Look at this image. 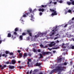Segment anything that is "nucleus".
Returning a JSON list of instances; mask_svg holds the SVG:
<instances>
[{"label":"nucleus","instance_id":"f257e3e1","mask_svg":"<svg viewBox=\"0 0 74 74\" xmlns=\"http://www.w3.org/2000/svg\"><path fill=\"white\" fill-rule=\"evenodd\" d=\"M67 64V63L65 62L64 63H62L58 64L57 66V70H60V71H64L65 69V68L64 66H63V65H65L66 66Z\"/></svg>","mask_w":74,"mask_h":74},{"label":"nucleus","instance_id":"f03ea898","mask_svg":"<svg viewBox=\"0 0 74 74\" xmlns=\"http://www.w3.org/2000/svg\"><path fill=\"white\" fill-rule=\"evenodd\" d=\"M58 29L57 28V26L53 28V29L52 30L51 32H50V36H52L55 33L58 32Z\"/></svg>","mask_w":74,"mask_h":74},{"label":"nucleus","instance_id":"7ed1b4c3","mask_svg":"<svg viewBox=\"0 0 74 74\" xmlns=\"http://www.w3.org/2000/svg\"><path fill=\"white\" fill-rule=\"evenodd\" d=\"M47 34V33H41L40 32H38V34H37V35L35 36V38H37L39 37H41L42 36H45V34Z\"/></svg>","mask_w":74,"mask_h":74},{"label":"nucleus","instance_id":"20e7f679","mask_svg":"<svg viewBox=\"0 0 74 74\" xmlns=\"http://www.w3.org/2000/svg\"><path fill=\"white\" fill-rule=\"evenodd\" d=\"M50 10L51 12H53L52 14L51 15V16H53L54 15H57V13H56V10L52 9H50Z\"/></svg>","mask_w":74,"mask_h":74},{"label":"nucleus","instance_id":"39448f33","mask_svg":"<svg viewBox=\"0 0 74 74\" xmlns=\"http://www.w3.org/2000/svg\"><path fill=\"white\" fill-rule=\"evenodd\" d=\"M28 62H27L28 67H31L32 65V60L30 59H28Z\"/></svg>","mask_w":74,"mask_h":74},{"label":"nucleus","instance_id":"423d86ee","mask_svg":"<svg viewBox=\"0 0 74 74\" xmlns=\"http://www.w3.org/2000/svg\"><path fill=\"white\" fill-rule=\"evenodd\" d=\"M57 67H58V66H57L56 67V69H54L53 70L51 71L50 73V74H52V73H53V72H55V71H60V70H57Z\"/></svg>","mask_w":74,"mask_h":74},{"label":"nucleus","instance_id":"0eeeda50","mask_svg":"<svg viewBox=\"0 0 74 74\" xmlns=\"http://www.w3.org/2000/svg\"><path fill=\"white\" fill-rule=\"evenodd\" d=\"M59 47H53L51 49H50L49 48H48V49L49 50V51H51L52 49H59Z\"/></svg>","mask_w":74,"mask_h":74},{"label":"nucleus","instance_id":"6e6552de","mask_svg":"<svg viewBox=\"0 0 74 74\" xmlns=\"http://www.w3.org/2000/svg\"><path fill=\"white\" fill-rule=\"evenodd\" d=\"M54 45H55V42H51V44H49V45L50 47H53Z\"/></svg>","mask_w":74,"mask_h":74},{"label":"nucleus","instance_id":"1a4fd4ad","mask_svg":"<svg viewBox=\"0 0 74 74\" xmlns=\"http://www.w3.org/2000/svg\"><path fill=\"white\" fill-rule=\"evenodd\" d=\"M42 54L43 55H46V54H49V53H51V52H42Z\"/></svg>","mask_w":74,"mask_h":74},{"label":"nucleus","instance_id":"9d476101","mask_svg":"<svg viewBox=\"0 0 74 74\" xmlns=\"http://www.w3.org/2000/svg\"><path fill=\"white\" fill-rule=\"evenodd\" d=\"M9 68L10 69H14L15 68V66H13L9 65Z\"/></svg>","mask_w":74,"mask_h":74},{"label":"nucleus","instance_id":"9b49d317","mask_svg":"<svg viewBox=\"0 0 74 74\" xmlns=\"http://www.w3.org/2000/svg\"><path fill=\"white\" fill-rule=\"evenodd\" d=\"M27 32H28V33H29V34L30 36H32V33H30V30H27Z\"/></svg>","mask_w":74,"mask_h":74},{"label":"nucleus","instance_id":"f8f14e48","mask_svg":"<svg viewBox=\"0 0 74 74\" xmlns=\"http://www.w3.org/2000/svg\"><path fill=\"white\" fill-rule=\"evenodd\" d=\"M39 11H42V12H44V9L43 8H40L38 9Z\"/></svg>","mask_w":74,"mask_h":74},{"label":"nucleus","instance_id":"ddd939ff","mask_svg":"<svg viewBox=\"0 0 74 74\" xmlns=\"http://www.w3.org/2000/svg\"><path fill=\"white\" fill-rule=\"evenodd\" d=\"M31 17L32 18V19H30L33 22L34 21V18H33V16L31 15Z\"/></svg>","mask_w":74,"mask_h":74},{"label":"nucleus","instance_id":"4468645a","mask_svg":"<svg viewBox=\"0 0 74 74\" xmlns=\"http://www.w3.org/2000/svg\"><path fill=\"white\" fill-rule=\"evenodd\" d=\"M11 62L12 63V64H14L15 63V62H16L15 61V60H12Z\"/></svg>","mask_w":74,"mask_h":74},{"label":"nucleus","instance_id":"2eb2a0df","mask_svg":"<svg viewBox=\"0 0 74 74\" xmlns=\"http://www.w3.org/2000/svg\"><path fill=\"white\" fill-rule=\"evenodd\" d=\"M40 65L41 63H38V62H37L36 64V66H40Z\"/></svg>","mask_w":74,"mask_h":74},{"label":"nucleus","instance_id":"dca6fc26","mask_svg":"<svg viewBox=\"0 0 74 74\" xmlns=\"http://www.w3.org/2000/svg\"><path fill=\"white\" fill-rule=\"evenodd\" d=\"M65 45L64 44V43H63L62 46V48H66V47L65 46Z\"/></svg>","mask_w":74,"mask_h":74},{"label":"nucleus","instance_id":"f3484780","mask_svg":"<svg viewBox=\"0 0 74 74\" xmlns=\"http://www.w3.org/2000/svg\"><path fill=\"white\" fill-rule=\"evenodd\" d=\"M23 37V36H20L19 38V39L20 40H23V38H22Z\"/></svg>","mask_w":74,"mask_h":74},{"label":"nucleus","instance_id":"a211bd4d","mask_svg":"<svg viewBox=\"0 0 74 74\" xmlns=\"http://www.w3.org/2000/svg\"><path fill=\"white\" fill-rule=\"evenodd\" d=\"M27 15H28V13H27L25 14H24L23 15V17H27Z\"/></svg>","mask_w":74,"mask_h":74},{"label":"nucleus","instance_id":"6ab92c4d","mask_svg":"<svg viewBox=\"0 0 74 74\" xmlns=\"http://www.w3.org/2000/svg\"><path fill=\"white\" fill-rule=\"evenodd\" d=\"M62 58H60V59H58V63L59 62H62Z\"/></svg>","mask_w":74,"mask_h":74},{"label":"nucleus","instance_id":"aec40b11","mask_svg":"<svg viewBox=\"0 0 74 74\" xmlns=\"http://www.w3.org/2000/svg\"><path fill=\"white\" fill-rule=\"evenodd\" d=\"M11 34L10 33H8V37H11Z\"/></svg>","mask_w":74,"mask_h":74},{"label":"nucleus","instance_id":"412c9836","mask_svg":"<svg viewBox=\"0 0 74 74\" xmlns=\"http://www.w3.org/2000/svg\"><path fill=\"white\" fill-rule=\"evenodd\" d=\"M2 56H5V58H6V57H7V55L3 54L2 55Z\"/></svg>","mask_w":74,"mask_h":74},{"label":"nucleus","instance_id":"4be33fe9","mask_svg":"<svg viewBox=\"0 0 74 74\" xmlns=\"http://www.w3.org/2000/svg\"><path fill=\"white\" fill-rule=\"evenodd\" d=\"M27 56V53H25L24 54V57H26Z\"/></svg>","mask_w":74,"mask_h":74},{"label":"nucleus","instance_id":"5701e85b","mask_svg":"<svg viewBox=\"0 0 74 74\" xmlns=\"http://www.w3.org/2000/svg\"><path fill=\"white\" fill-rule=\"evenodd\" d=\"M67 4H68V5H71V2H70L68 1L67 2Z\"/></svg>","mask_w":74,"mask_h":74},{"label":"nucleus","instance_id":"b1692460","mask_svg":"<svg viewBox=\"0 0 74 74\" xmlns=\"http://www.w3.org/2000/svg\"><path fill=\"white\" fill-rule=\"evenodd\" d=\"M40 47H41L42 48H45V47H44V46H43V45L42 44H41L40 45Z\"/></svg>","mask_w":74,"mask_h":74},{"label":"nucleus","instance_id":"393cba45","mask_svg":"<svg viewBox=\"0 0 74 74\" xmlns=\"http://www.w3.org/2000/svg\"><path fill=\"white\" fill-rule=\"evenodd\" d=\"M15 32H17L18 30V28H16L14 29Z\"/></svg>","mask_w":74,"mask_h":74},{"label":"nucleus","instance_id":"a878e982","mask_svg":"<svg viewBox=\"0 0 74 74\" xmlns=\"http://www.w3.org/2000/svg\"><path fill=\"white\" fill-rule=\"evenodd\" d=\"M40 57L39 58V59H40V58H42L43 56H42V54H40Z\"/></svg>","mask_w":74,"mask_h":74},{"label":"nucleus","instance_id":"bb28decb","mask_svg":"<svg viewBox=\"0 0 74 74\" xmlns=\"http://www.w3.org/2000/svg\"><path fill=\"white\" fill-rule=\"evenodd\" d=\"M19 56H20V58H21V57L22 56V54L21 53H19Z\"/></svg>","mask_w":74,"mask_h":74},{"label":"nucleus","instance_id":"cd10ccee","mask_svg":"<svg viewBox=\"0 0 74 74\" xmlns=\"http://www.w3.org/2000/svg\"><path fill=\"white\" fill-rule=\"evenodd\" d=\"M67 12H69V13H71V10H69Z\"/></svg>","mask_w":74,"mask_h":74},{"label":"nucleus","instance_id":"c85d7f7f","mask_svg":"<svg viewBox=\"0 0 74 74\" xmlns=\"http://www.w3.org/2000/svg\"><path fill=\"white\" fill-rule=\"evenodd\" d=\"M70 41H72V40H73V41H74V38H72L71 39H69Z\"/></svg>","mask_w":74,"mask_h":74},{"label":"nucleus","instance_id":"c756f323","mask_svg":"<svg viewBox=\"0 0 74 74\" xmlns=\"http://www.w3.org/2000/svg\"><path fill=\"white\" fill-rule=\"evenodd\" d=\"M42 8H45L47 7V5H45V6L44 5H42Z\"/></svg>","mask_w":74,"mask_h":74},{"label":"nucleus","instance_id":"7c9ffc66","mask_svg":"<svg viewBox=\"0 0 74 74\" xmlns=\"http://www.w3.org/2000/svg\"><path fill=\"white\" fill-rule=\"evenodd\" d=\"M10 53V52L8 51H5L6 54H8V53Z\"/></svg>","mask_w":74,"mask_h":74},{"label":"nucleus","instance_id":"2f4dec72","mask_svg":"<svg viewBox=\"0 0 74 74\" xmlns=\"http://www.w3.org/2000/svg\"><path fill=\"white\" fill-rule=\"evenodd\" d=\"M68 49H71V45H69L68 47Z\"/></svg>","mask_w":74,"mask_h":74},{"label":"nucleus","instance_id":"473e14b6","mask_svg":"<svg viewBox=\"0 0 74 74\" xmlns=\"http://www.w3.org/2000/svg\"><path fill=\"white\" fill-rule=\"evenodd\" d=\"M12 38L13 39V40H14V39H15V38H16V37H14L13 35H12Z\"/></svg>","mask_w":74,"mask_h":74},{"label":"nucleus","instance_id":"72a5a7b5","mask_svg":"<svg viewBox=\"0 0 74 74\" xmlns=\"http://www.w3.org/2000/svg\"><path fill=\"white\" fill-rule=\"evenodd\" d=\"M68 36L69 38H71V36L70 35H69Z\"/></svg>","mask_w":74,"mask_h":74},{"label":"nucleus","instance_id":"f704fd0d","mask_svg":"<svg viewBox=\"0 0 74 74\" xmlns=\"http://www.w3.org/2000/svg\"><path fill=\"white\" fill-rule=\"evenodd\" d=\"M14 34H15V35H17V33L16 32H14Z\"/></svg>","mask_w":74,"mask_h":74},{"label":"nucleus","instance_id":"c9c22d12","mask_svg":"<svg viewBox=\"0 0 74 74\" xmlns=\"http://www.w3.org/2000/svg\"><path fill=\"white\" fill-rule=\"evenodd\" d=\"M71 49H74V46H73L71 47Z\"/></svg>","mask_w":74,"mask_h":74},{"label":"nucleus","instance_id":"e433bc0d","mask_svg":"<svg viewBox=\"0 0 74 74\" xmlns=\"http://www.w3.org/2000/svg\"><path fill=\"white\" fill-rule=\"evenodd\" d=\"M52 3V4H53V3L55 5V4H56L57 2H53Z\"/></svg>","mask_w":74,"mask_h":74},{"label":"nucleus","instance_id":"4c0bfd02","mask_svg":"<svg viewBox=\"0 0 74 74\" xmlns=\"http://www.w3.org/2000/svg\"><path fill=\"white\" fill-rule=\"evenodd\" d=\"M71 3L73 5H74V1H72Z\"/></svg>","mask_w":74,"mask_h":74},{"label":"nucleus","instance_id":"58836bf2","mask_svg":"<svg viewBox=\"0 0 74 74\" xmlns=\"http://www.w3.org/2000/svg\"><path fill=\"white\" fill-rule=\"evenodd\" d=\"M29 11L30 12H32V10L31 9H30L29 10Z\"/></svg>","mask_w":74,"mask_h":74},{"label":"nucleus","instance_id":"ea45409f","mask_svg":"<svg viewBox=\"0 0 74 74\" xmlns=\"http://www.w3.org/2000/svg\"><path fill=\"white\" fill-rule=\"evenodd\" d=\"M26 33H23L22 34V35L23 36H25V35H26Z\"/></svg>","mask_w":74,"mask_h":74},{"label":"nucleus","instance_id":"a19ab883","mask_svg":"<svg viewBox=\"0 0 74 74\" xmlns=\"http://www.w3.org/2000/svg\"><path fill=\"white\" fill-rule=\"evenodd\" d=\"M62 2L63 1H59V3H62Z\"/></svg>","mask_w":74,"mask_h":74},{"label":"nucleus","instance_id":"79ce46f5","mask_svg":"<svg viewBox=\"0 0 74 74\" xmlns=\"http://www.w3.org/2000/svg\"><path fill=\"white\" fill-rule=\"evenodd\" d=\"M67 26V24L65 25L64 26V27H66Z\"/></svg>","mask_w":74,"mask_h":74},{"label":"nucleus","instance_id":"37998d69","mask_svg":"<svg viewBox=\"0 0 74 74\" xmlns=\"http://www.w3.org/2000/svg\"><path fill=\"white\" fill-rule=\"evenodd\" d=\"M42 14V12H40V14H40V15H41Z\"/></svg>","mask_w":74,"mask_h":74},{"label":"nucleus","instance_id":"c03bdc74","mask_svg":"<svg viewBox=\"0 0 74 74\" xmlns=\"http://www.w3.org/2000/svg\"><path fill=\"white\" fill-rule=\"evenodd\" d=\"M10 55H13V53H10Z\"/></svg>","mask_w":74,"mask_h":74},{"label":"nucleus","instance_id":"a18cd8bd","mask_svg":"<svg viewBox=\"0 0 74 74\" xmlns=\"http://www.w3.org/2000/svg\"><path fill=\"white\" fill-rule=\"evenodd\" d=\"M1 70H3V69H4V67H1Z\"/></svg>","mask_w":74,"mask_h":74},{"label":"nucleus","instance_id":"49530a36","mask_svg":"<svg viewBox=\"0 0 74 74\" xmlns=\"http://www.w3.org/2000/svg\"><path fill=\"white\" fill-rule=\"evenodd\" d=\"M7 67V65H3L4 67Z\"/></svg>","mask_w":74,"mask_h":74},{"label":"nucleus","instance_id":"de8ad7c7","mask_svg":"<svg viewBox=\"0 0 74 74\" xmlns=\"http://www.w3.org/2000/svg\"><path fill=\"white\" fill-rule=\"evenodd\" d=\"M36 10L37 9H35L34 10V11L33 12H34V11H36Z\"/></svg>","mask_w":74,"mask_h":74},{"label":"nucleus","instance_id":"09e8293b","mask_svg":"<svg viewBox=\"0 0 74 74\" xmlns=\"http://www.w3.org/2000/svg\"><path fill=\"white\" fill-rule=\"evenodd\" d=\"M38 52H41V50H40V49H39L38 50Z\"/></svg>","mask_w":74,"mask_h":74},{"label":"nucleus","instance_id":"8fccbe9b","mask_svg":"<svg viewBox=\"0 0 74 74\" xmlns=\"http://www.w3.org/2000/svg\"><path fill=\"white\" fill-rule=\"evenodd\" d=\"M33 51L34 52H36V51L35 49H33Z\"/></svg>","mask_w":74,"mask_h":74},{"label":"nucleus","instance_id":"3c124183","mask_svg":"<svg viewBox=\"0 0 74 74\" xmlns=\"http://www.w3.org/2000/svg\"><path fill=\"white\" fill-rule=\"evenodd\" d=\"M49 1H50V2H49V4H51V3H52V1H51V0H50Z\"/></svg>","mask_w":74,"mask_h":74},{"label":"nucleus","instance_id":"603ef678","mask_svg":"<svg viewBox=\"0 0 74 74\" xmlns=\"http://www.w3.org/2000/svg\"><path fill=\"white\" fill-rule=\"evenodd\" d=\"M19 53H20L21 52V50H18L17 51Z\"/></svg>","mask_w":74,"mask_h":74},{"label":"nucleus","instance_id":"864d4df0","mask_svg":"<svg viewBox=\"0 0 74 74\" xmlns=\"http://www.w3.org/2000/svg\"><path fill=\"white\" fill-rule=\"evenodd\" d=\"M58 38V37H56L55 38L54 40H56V39H57V38Z\"/></svg>","mask_w":74,"mask_h":74},{"label":"nucleus","instance_id":"5fc2aeb1","mask_svg":"<svg viewBox=\"0 0 74 74\" xmlns=\"http://www.w3.org/2000/svg\"><path fill=\"white\" fill-rule=\"evenodd\" d=\"M67 12L65 11V12L64 13L65 14H67Z\"/></svg>","mask_w":74,"mask_h":74},{"label":"nucleus","instance_id":"6e6d98bb","mask_svg":"<svg viewBox=\"0 0 74 74\" xmlns=\"http://www.w3.org/2000/svg\"><path fill=\"white\" fill-rule=\"evenodd\" d=\"M56 42H57V43H58L59 42V41L58 40H57L56 41Z\"/></svg>","mask_w":74,"mask_h":74},{"label":"nucleus","instance_id":"4d7b16f0","mask_svg":"<svg viewBox=\"0 0 74 74\" xmlns=\"http://www.w3.org/2000/svg\"><path fill=\"white\" fill-rule=\"evenodd\" d=\"M28 55H29V56H31V54H30V53H29L28 54Z\"/></svg>","mask_w":74,"mask_h":74},{"label":"nucleus","instance_id":"13d9d810","mask_svg":"<svg viewBox=\"0 0 74 74\" xmlns=\"http://www.w3.org/2000/svg\"><path fill=\"white\" fill-rule=\"evenodd\" d=\"M34 71H38V70H37V69H35L34 70Z\"/></svg>","mask_w":74,"mask_h":74},{"label":"nucleus","instance_id":"bf43d9fd","mask_svg":"<svg viewBox=\"0 0 74 74\" xmlns=\"http://www.w3.org/2000/svg\"><path fill=\"white\" fill-rule=\"evenodd\" d=\"M30 37H28L27 38V39L28 40H29V39H30Z\"/></svg>","mask_w":74,"mask_h":74},{"label":"nucleus","instance_id":"052dcab7","mask_svg":"<svg viewBox=\"0 0 74 74\" xmlns=\"http://www.w3.org/2000/svg\"><path fill=\"white\" fill-rule=\"evenodd\" d=\"M6 63V64H9V62H7Z\"/></svg>","mask_w":74,"mask_h":74},{"label":"nucleus","instance_id":"680f3d73","mask_svg":"<svg viewBox=\"0 0 74 74\" xmlns=\"http://www.w3.org/2000/svg\"><path fill=\"white\" fill-rule=\"evenodd\" d=\"M72 21H73V20H74V17H73L72 18Z\"/></svg>","mask_w":74,"mask_h":74},{"label":"nucleus","instance_id":"e2e57ef3","mask_svg":"<svg viewBox=\"0 0 74 74\" xmlns=\"http://www.w3.org/2000/svg\"><path fill=\"white\" fill-rule=\"evenodd\" d=\"M32 71L31 70L30 71V74H32Z\"/></svg>","mask_w":74,"mask_h":74},{"label":"nucleus","instance_id":"0e129e2a","mask_svg":"<svg viewBox=\"0 0 74 74\" xmlns=\"http://www.w3.org/2000/svg\"><path fill=\"white\" fill-rule=\"evenodd\" d=\"M18 63H21V61H18Z\"/></svg>","mask_w":74,"mask_h":74},{"label":"nucleus","instance_id":"69168bd1","mask_svg":"<svg viewBox=\"0 0 74 74\" xmlns=\"http://www.w3.org/2000/svg\"><path fill=\"white\" fill-rule=\"evenodd\" d=\"M19 69H22V67L21 66H20L19 67Z\"/></svg>","mask_w":74,"mask_h":74},{"label":"nucleus","instance_id":"338daca9","mask_svg":"<svg viewBox=\"0 0 74 74\" xmlns=\"http://www.w3.org/2000/svg\"><path fill=\"white\" fill-rule=\"evenodd\" d=\"M32 37L30 36V39H31V40H32Z\"/></svg>","mask_w":74,"mask_h":74},{"label":"nucleus","instance_id":"774afa93","mask_svg":"<svg viewBox=\"0 0 74 74\" xmlns=\"http://www.w3.org/2000/svg\"><path fill=\"white\" fill-rule=\"evenodd\" d=\"M70 73H71V72H70L68 73L67 74H70Z\"/></svg>","mask_w":74,"mask_h":74}]
</instances>
